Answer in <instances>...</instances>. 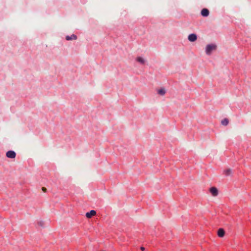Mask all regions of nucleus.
Masks as SVG:
<instances>
[{"instance_id":"obj_1","label":"nucleus","mask_w":251,"mask_h":251,"mask_svg":"<svg viewBox=\"0 0 251 251\" xmlns=\"http://www.w3.org/2000/svg\"><path fill=\"white\" fill-rule=\"evenodd\" d=\"M216 49V46L213 44H209L206 46L205 52L208 55H210L212 51L215 50Z\"/></svg>"},{"instance_id":"obj_2","label":"nucleus","mask_w":251,"mask_h":251,"mask_svg":"<svg viewBox=\"0 0 251 251\" xmlns=\"http://www.w3.org/2000/svg\"><path fill=\"white\" fill-rule=\"evenodd\" d=\"M6 156L9 158H14L16 156V153L12 151H9L6 152Z\"/></svg>"},{"instance_id":"obj_3","label":"nucleus","mask_w":251,"mask_h":251,"mask_svg":"<svg viewBox=\"0 0 251 251\" xmlns=\"http://www.w3.org/2000/svg\"><path fill=\"white\" fill-rule=\"evenodd\" d=\"M210 192L212 196L215 197L218 194V189L216 187H212L210 189Z\"/></svg>"},{"instance_id":"obj_4","label":"nucleus","mask_w":251,"mask_h":251,"mask_svg":"<svg viewBox=\"0 0 251 251\" xmlns=\"http://www.w3.org/2000/svg\"><path fill=\"white\" fill-rule=\"evenodd\" d=\"M188 38L190 42H194L197 40V36L195 34H191L188 36Z\"/></svg>"},{"instance_id":"obj_5","label":"nucleus","mask_w":251,"mask_h":251,"mask_svg":"<svg viewBox=\"0 0 251 251\" xmlns=\"http://www.w3.org/2000/svg\"><path fill=\"white\" fill-rule=\"evenodd\" d=\"M96 214V211L92 210H91L89 212H87L86 214V216L88 218H91L92 216L95 215Z\"/></svg>"},{"instance_id":"obj_6","label":"nucleus","mask_w":251,"mask_h":251,"mask_svg":"<svg viewBox=\"0 0 251 251\" xmlns=\"http://www.w3.org/2000/svg\"><path fill=\"white\" fill-rule=\"evenodd\" d=\"M209 10L206 8H203L201 11V14L203 17H207L209 15Z\"/></svg>"},{"instance_id":"obj_7","label":"nucleus","mask_w":251,"mask_h":251,"mask_svg":"<svg viewBox=\"0 0 251 251\" xmlns=\"http://www.w3.org/2000/svg\"><path fill=\"white\" fill-rule=\"evenodd\" d=\"M225 231L223 228H220L218 230L217 234H218V236L220 237H224V236L225 235Z\"/></svg>"},{"instance_id":"obj_8","label":"nucleus","mask_w":251,"mask_h":251,"mask_svg":"<svg viewBox=\"0 0 251 251\" xmlns=\"http://www.w3.org/2000/svg\"><path fill=\"white\" fill-rule=\"evenodd\" d=\"M77 39V36L75 34H72L71 36H67L66 37V39L67 40H76Z\"/></svg>"},{"instance_id":"obj_9","label":"nucleus","mask_w":251,"mask_h":251,"mask_svg":"<svg viewBox=\"0 0 251 251\" xmlns=\"http://www.w3.org/2000/svg\"><path fill=\"white\" fill-rule=\"evenodd\" d=\"M224 173L226 176H230L232 174V170L231 169L225 170L224 171Z\"/></svg>"},{"instance_id":"obj_10","label":"nucleus","mask_w":251,"mask_h":251,"mask_svg":"<svg viewBox=\"0 0 251 251\" xmlns=\"http://www.w3.org/2000/svg\"><path fill=\"white\" fill-rule=\"evenodd\" d=\"M136 60L139 62L140 63L142 64H144L145 63V60H144V59L141 57H138L137 58H136Z\"/></svg>"},{"instance_id":"obj_11","label":"nucleus","mask_w":251,"mask_h":251,"mask_svg":"<svg viewBox=\"0 0 251 251\" xmlns=\"http://www.w3.org/2000/svg\"><path fill=\"white\" fill-rule=\"evenodd\" d=\"M158 94L161 96H163L166 93V90L164 88H161L157 91Z\"/></svg>"},{"instance_id":"obj_12","label":"nucleus","mask_w":251,"mask_h":251,"mask_svg":"<svg viewBox=\"0 0 251 251\" xmlns=\"http://www.w3.org/2000/svg\"><path fill=\"white\" fill-rule=\"evenodd\" d=\"M221 123L224 126H226L228 124V120L227 119H224L222 121Z\"/></svg>"},{"instance_id":"obj_13","label":"nucleus","mask_w":251,"mask_h":251,"mask_svg":"<svg viewBox=\"0 0 251 251\" xmlns=\"http://www.w3.org/2000/svg\"><path fill=\"white\" fill-rule=\"evenodd\" d=\"M42 190L44 191V192H46L47 191V189L45 187H43L42 188Z\"/></svg>"},{"instance_id":"obj_14","label":"nucleus","mask_w":251,"mask_h":251,"mask_svg":"<svg viewBox=\"0 0 251 251\" xmlns=\"http://www.w3.org/2000/svg\"><path fill=\"white\" fill-rule=\"evenodd\" d=\"M145 248H144V247H141V250L142 251H144V250H145Z\"/></svg>"},{"instance_id":"obj_15","label":"nucleus","mask_w":251,"mask_h":251,"mask_svg":"<svg viewBox=\"0 0 251 251\" xmlns=\"http://www.w3.org/2000/svg\"><path fill=\"white\" fill-rule=\"evenodd\" d=\"M39 224H40V225L41 226H43V222H40L39 223Z\"/></svg>"}]
</instances>
